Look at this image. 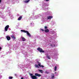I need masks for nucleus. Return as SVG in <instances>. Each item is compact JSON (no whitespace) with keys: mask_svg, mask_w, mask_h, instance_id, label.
Masks as SVG:
<instances>
[{"mask_svg":"<svg viewBox=\"0 0 79 79\" xmlns=\"http://www.w3.org/2000/svg\"><path fill=\"white\" fill-rule=\"evenodd\" d=\"M14 75H15V76H17V74H14Z\"/></svg>","mask_w":79,"mask_h":79,"instance_id":"nucleus-25","label":"nucleus"},{"mask_svg":"<svg viewBox=\"0 0 79 79\" xmlns=\"http://www.w3.org/2000/svg\"><path fill=\"white\" fill-rule=\"evenodd\" d=\"M13 79V77H9V79Z\"/></svg>","mask_w":79,"mask_h":79,"instance_id":"nucleus-19","label":"nucleus"},{"mask_svg":"<svg viewBox=\"0 0 79 79\" xmlns=\"http://www.w3.org/2000/svg\"><path fill=\"white\" fill-rule=\"evenodd\" d=\"M9 28V25H8L6 26L5 28V31H8V29Z\"/></svg>","mask_w":79,"mask_h":79,"instance_id":"nucleus-2","label":"nucleus"},{"mask_svg":"<svg viewBox=\"0 0 79 79\" xmlns=\"http://www.w3.org/2000/svg\"><path fill=\"white\" fill-rule=\"evenodd\" d=\"M40 30H41V31H43V32H44V30L42 29H40Z\"/></svg>","mask_w":79,"mask_h":79,"instance_id":"nucleus-23","label":"nucleus"},{"mask_svg":"<svg viewBox=\"0 0 79 79\" xmlns=\"http://www.w3.org/2000/svg\"><path fill=\"white\" fill-rule=\"evenodd\" d=\"M52 18H53V16H48L47 17L48 19H50Z\"/></svg>","mask_w":79,"mask_h":79,"instance_id":"nucleus-5","label":"nucleus"},{"mask_svg":"<svg viewBox=\"0 0 79 79\" xmlns=\"http://www.w3.org/2000/svg\"><path fill=\"white\" fill-rule=\"evenodd\" d=\"M46 1L48 2V1H49V0H46Z\"/></svg>","mask_w":79,"mask_h":79,"instance_id":"nucleus-27","label":"nucleus"},{"mask_svg":"<svg viewBox=\"0 0 79 79\" xmlns=\"http://www.w3.org/2000/svg\"><path fill=\"white\" fill-rule=\"evenodd\" d=\"M38 50L40 52H41V53H43V52H44V51L42 50Z\"/></svg>","mask_w":79,"mask_h":79,"instance_id":"nucleus-11","label":"nucleus"},{"mask_svg":"<svg viewBox=\"0 0 79 79\" xmlns=\"http://www.w3.org/2000/svg\"><path fill=\"white\" fill-rule=\"evenodd\" d=\"M38 66H40V67H42V68H44V66L43 65H40V64H38Z\"/></svg>","mask_w":79,"mask_h":79,"instance_id":"nucleus-10","label":"nucleus"},{"mask_svg":"<svg viewBox=\"0 0 79 79\" xmlns=\"http://www.w3.org/2000/svg\"><path fill=\"white\" fill-rule=\"evenodd\" d=\"M44 29H47V26H45L44 27Z\"/></svg>","mask_w":79,"mask_h":79,"instance_id":"nucleus-24","label":"nucleus"},{"mask_svg":"<svg viewBox=\"0 0 79 79\" xmlns=\"http://www.w3.org/2000/svg\"><path fill=\"white\" fill-rule=\"evenodd\" d=\"M1 2H2V0H0V3Z\"/></svg>","mask_w":79,"mask_h":79,"instance_id":"nucleus-26","label":"nucleus"},{"mask_svg":"<svg viewBox=\"0 0 79 79\" xmlns=\"http://www.w3.org/2000/svg\"><path fill=\"white\" fill-rule=\"evenodd\" d=\"M11 37L13 39H16V37L15 36V35H11Z\"/></svg>","mask_w":79,"mask_h":79,"instance_id":"nucleus-8","label":"nucleus"},{"mask_svg":"<svg viewBox=\"0 0 79 79\" xmlns=\"http://www.w3.org/2000/svg\"><path fill=\"white\" fill-rule=\"evenodd\" d=\"M45 73H46V74H49V73H48V72H47V71H46L45 72Z\"/></svg>","mask_w":79,"mask_h":79,"instance_id":"nucleus-22","label":"nucleus"},{"mask_svg":"<svg viewBox=\"0 0 79 79\" xmlns=\"http://www.w3.org/2000/svg\"><path fill=\"white\" fill-rule=\"evenodd\" d=\"M57 68V67L56 66L54 68V71H56Z\"/></svg>","mask_w":79,"mask_h":79,"instance_id":"nucleus-14","label":"nucleus"},{"mask_svg":"<svg viewBox=\"0 0 79 79\" xmlns=\"http://www.w3.org/2000/svg\"><path fill=\"white\" fill-rule=\"evenodd\" d=\"M21 39H22V41H25V40H26V39L24 37H22Z\"/></svg>","mask_w":79,"mask_h":79,"instance_id":"nucleus-12","label":"nucleus"},{"mask_svg":"<svg viewBox=\"0 0 79 79\" xmlns=\"http://www.w3.org/2000/svg\"><path fill=\"white\" fill-rule=\"evenodd\" d=\"M29 2H30V0H26L23 1V2L25 3H29Z\"/></svg>","mask_w":79,"mask_h":79,"instance_id":"nucleus-6","label":"nucleus"},{"mask_svg":"<svg viewBox=\"0 0 79 79\" xmlns=\"http://www.w3.org/2000/svg\"><path fill=\"white\" fill-rule=\"evenodd\" d=\"M21 32H25V33H27V35L29 37H31V34L28 32V31H26L24 30H21Z\"/></svg>","mask_w":79,"mask_h":79,"instance_id":"nucleus-1","label":"nucleus"},{"mask_svg":"<svg viewBox=\"0 0 79 79\" xmlns=\"http://www.w3.org/2000/svg\"><path fill=\"white\" fill-rule=\"evenodd\" d=\"M21 79H24V78L23 77H22L21 78Z\"/></svg>","mask_w":79,"mask_h":79,"instance_id":"nucleus-28","label":"nucleus"},{"mask_svg":"<svg viewBox=\"0 0 79 79\" xmlns=\"http://www.w3.org/2000/svg\"><path fill=\"white\" fill-rule=\"evenodd\" d=\"M46 56L47 57V58H48V59H50V57H49V56H48V55H47Z\"/></svg>","mask_w":79,"mask_h":79,"instance_id":"nucleus-16","label":"nucleus"},{"mask_svg":"<svg viewBox=\"0 0 79 79\" xmlns=\"http://www.w3.org/2000/svg\"><path fill=\"white\" fill-rule=\"evenodd\" d=\"M6 38L7 40H10L11 39V38H10V37L9 35L7 36H6Z\"/></svg>","mask_w":79,"mask_h":79,"instance_id":"nucleus-3","label":"nucleus"},{"mask_svg":"<svg viewBox=\"0 0 79 79\" xmlns=\"http://www.w3.org/2000/svg\"><path fill=\"white\" fill-rule=\"evenodd\" d=\"M32 79H37V77L34 75L32 77Z\"/></svg>","mask_w":79,"mask_h":79,"instance_id":"nucleus-7","label":"nucleus"},{"mask_svg":"<svg viewBox=\"0 0 79 79\" xmlns=\"http://www.w3.org/2000/svg\"><path fill=\"white\" fill-rule=\"evenodd\" d=\"M44 31L45 32H46V33H47L48 32H49V30L48 29H46L44 30Z\"/></svg>","mask_w":79,"mask_h":79,"instance_id":"nucleus-9","label":"nucleus"},{"mask_svg":"<svg viewBox=\"0 0 79 79\" xmlns=\"http://www.w3.org/2000/svg\"><path fill=\"white\" fill-rule=\"evenodd\" d=\"M55 73H56V72Z\"/></svg>","mask_w":79,"mask_h":79,"instance_id":"nucleus-30","label":"nucleus"},{"mask_svg":"<svg viewBox=\"0 0 79 79\" xmlns=\"http://www.w3.org/2000/svg\"><path fill=\"white\" fill-rule=\"evenodd\" d=\"M30 76H31V78L32 77V76H33V74H30Z\"/></svg>","mask_w":79,"mask_h":79,"instance_id":"nucleus-20","label":"nucleus"},{"mask_svg":"<svg viewBox=\"0 0 79 79\" xmlns=\"http://www.w3.org/2000/svg\"><path fill=\"white\" fill-rule=\"evenodd\" d=\"M37 50H42V49L40 47H38V48H37Z\"/></svg>","mask_w":79,"mask_h":79,"instance_id":"nucleus-17","label":"nucleus"},{"mask_svg":"<svg viewBox=\"0 0 79 79\" xmlns=\"http://www.w3.org/2000/svg\"><path fill=\"white\" fill-rule=\"evenodd\" d=\"M2 49V47H0V50H1Z\"/></svg>","mask_w":79,"mask_h":79,"instance_id":"nucleus-29","label":"nucleus"},{"mask_svg":"<svg viewBox=\"0 0 79 79\" xmlns=\"http://www.w3.org/2000/svg\"><path fill=\"white\" fill-rule=\"evenodd\" d=\"M21 19H22V16H20L18 19V20H19V21H20Z\"/></svg>","mask_w":79,"mask_h":79,"instance_id":"nucleus-13","label":"nucleus"},{"mask_svg":"<svg viewBox=\"0 0 79 79\" xmlns=\"http://www.w3.org/2000/svg\"><path fill=\"white\" fill-rule=\"evenodd\" d=\"M55 77V76L54 75H53V76H52L51 78L52 79H53Z\"/></svg>","mask_w":79,"mask_h":79,"instance_id":"nucleus-21","label":"nucleus"},{"mask_svg":"<svg viewBox=\"0 0 79 79\" xmlns=\"http://www.w3.org/2000/svg\"><path fill=\"white\" fill-rule=\"evenodd\" d=\"M35 76H38V77H40V76H41V75H40L37 73H35Z\"/></svg>","mask_w":79,"mask_h":79,"instance_id":"nucleus-4","label":"nucleus"},{"mask_svg":"<svg viewBox=\"0 0 79 79\" xmlns=\"http://www.w3.org/2000/svg\"><path fill=\"white\" fill-rule=\"evenodd\" d=\"M39 71H40V73H43V70H39Z\"/></svg>","mask_w":79,"mask_h":79,"instance_id":"nucleus-15","label":"nucleus"},{"mask_svg":"<svg viewBox=\"0 0 79 79\" xmlns=\"http://www.w3.org/2000/svg\"><path fill=\"white\" fill-rule=\"evenodd\" d=\"M35 67H36V68H39V66H38V65H37V64H35Z\"/></svg>","mask_w":79,"mask_h":79,"instance_id":"nucleus-18","label":"nucleus"}]
</instances>
